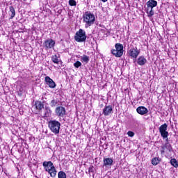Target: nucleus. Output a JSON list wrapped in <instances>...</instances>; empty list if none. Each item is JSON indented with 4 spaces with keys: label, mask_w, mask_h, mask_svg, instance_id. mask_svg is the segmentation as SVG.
Listing matches in <instances>:
<instances>
[{
    "label": "nucleus",
    "mask_w": 178,
    "mask_h": 178,
    "mask_svg": "<svg viewBox=\"0 0 178 178\" xmlns=\"http://www.w3.org/2000/svg\"><path fill=\"white\" fill-rule=\"evenodd\" d=\"M42 166L45 172H47L49 175H50L51 177H56L57 171L55 165H54V163L51 161H44L42 163Z\"/></svg>",
    "instance_id": "obj_1"
},
{
    "label": "nucleus",
    "mask_w": 178,
    "mask_h": 178,
    "mask_svg": "<svg viewBox=\"0 0 178 178\" xmlns=\"http://www.w3.org/2000/svg\"><path fill=\"white\" fill-rule=\"evenodd\" d=\"M83 22L85 24L86 29H88V27L92 26L94 23L95 22V15L94 14L91 13V12H86L83 15Z\"/></svg>",
    "instance_id": "obj_2"
},
{
    "label": "nucleus",
    "mask_w": 178,
    "mask_h": 178,
    "mask_svg": "<svg viewBox=\"0 0 178 178\" xmlns=\"http://www.w3.org/2000/svg\"><path fill=\"white\" fill-rule=\"evenodd\" d=\"M147 10L146 13H147L148 17H152L154 15H155V12L154 11V8L157 6L158 1L155 0H149L147 3Z\"/></svg>",
    "instance_id": "obj_3"
},
{
    "label": "nucleus",
    "mask_w": 178,
    "mask_h": 178,
    "mask_svg": "<svg viewBox=\"0 0 178 178\" xmlns=\"http://www.w3.org/2000/svg\"><path fill=\"white\" fill-rule=\"evenodd\" d=\"M49 127L54 134H59V131L60 130V122L57 121L56 120H50L49 122Z\"/></svg>",
    "instance_id": "obj_4"
},
{
    "label": "nucleus",
    "mask_w": 178,
    "mask_h": 178,
    "mask_svg": "<svg viewBox=\"0 0 178 178\" xmlns=\"http://www.w3.org/2000/svg\"><path fill=\"white\" fill-rule=\"evenodd\" d=\"M115 47V49H112L111 52L112 55L115 56V58H120L123 56V44L120 43H116Z\"/></svg>",
    "instance_id": "obj_5"
},
{
    "label": "nucleus",
    "mask_w": 178,
    "mask_h": 178,
    "mask_svg": "<svg viewBox=\"0 0 178 178\" xmlns=\"http://www.w3.org/2000/svg\"><path fill=\"white\" fill-rule=\"evenodd\" d=\"M74 40L76 42H84L87 40L86 31L83 29H79L75 34Z\"/></svg>",
    "instance_id": "obj_6"
},
{
    "label": "nucleus",
    "mask_w": 178,
    "mask_h": 178,
    "mask_svg": "<svg viewBox=\"0 0 178 178\" xmlns=\"http://www.w3.org/2000/svg\"><path fill=\"white\" fill-rule=\"evenodd\" d=\"M55 113L58 118H65L66 115V108L62 106H57L55 109Z\"/></svg>",
    "instance_id": "obj_7"
},
{
    "label": "nucleus",
    "mask_w": 178,
    "mask_h": 178,
    "mask_svg": "<svg viewBox=\"0 0 178 178\" xmlns=\"http://www.w3.org/2000/svg\"><path fill=\"white\" fill-rule=\"evenodd\" d=\"M167 130H168V124H166V123L160 126L159 131L163 138H168V136H169V132H168Z\"/></svg>",
    "instance_id": "obj_8"
},
{
    "label": "nucleus",
    "mask_w": 178,
    "mask_h": 178,
    "mask_svg": "<svg viewBox=\"0 0 178 178\" xmlns=\"http://www.w3.org/2000/svg\"><path fill=\"white\" fill-rule=\"evenodd\" d=\"M161 154H165V152H166L167 154L173 152V148L172 147V145L168 142L165 145L161 146Z\"/></svg>",
    "instance_id": "obj_9"
},
{
    "label": "nucleus",
    "mask_w": 178,
    "mask_h": 178,
    "mask_svg": "<svg viewBox=\"0 0 178 178\" xmlns=\"http://www.w3.org/2000/svg\"><path fill=\"white\" fill-rule=\"evenodd\" d=\"M129 54L131 59H137V57L140 55V49L137 47L131 48L129 51Z\"/></svg>",
    "instance_id": "obj_10"
},
{
    "label": "nucleus",
    "mask_w": 178,
    "mask_h": 178,
    "mask_svg": "<svg viewBox=\"0 0 178 178\" xmlns=\"http://www.w3.org/2000/svg\"><path fill=\"white\" fill-rule=\"evenodd\" d=\"M43 45L46 49H51V48H54V47H55V40L52 39H48L44 41Z\"/></svg>",
    "instance_id": "obj_11"
},
{
    "label": "nucleus",
    "mask_w": 178,
    "mask_h": 178,
    "mask_svg": "<svg viewBox=\"0 0 178 178\" xmlns=\"http://www.w3.org/2000/svg\"><path fill=\"white\" fill-rule=\"evenodd\" d=\"M44 81L50 88H55V87H56V83H55V81H54V80L49 76H46L44 78Z\"/></svg>",
    "instance_id": "obj_12"
},
{
    "label": "nucleus",
    "mask_w": 178,
    "mask_h": 178,
    "mask_svg": "<svg viewBox=\"0 0 178 178\" xmlns=\"http://www.w3.org/2000/svg\"><path fill=\"white\" fill-rule=\"evenodd\" d=\"M111 113H113L112 106H105L103 109V115H104V116H109Z\"/></svg>",
    "instance_id": "obj_13"
},
{
    "label": "nucleus",
    "mask_w": 178,
    "mask_h": 178,
    "mask_svg": "<svg viewBox=\"0 0 178 178\" xmlns=\"http://www.w3.org/2000/svg\"><path fill=\"white\" fill-rule=\"evenodd\" d=\"M136 112L139 115H147L148 113V108L145 106H139L136 108Z\"/></svg>",
    "instance_id": "obj_14"
},
{
    "label": "nucleus",
    "mask_w": 178,
    "mask_h": 178,
    "mask_svg": "<svg viewBox=\"0 0 178 178\" xmlns=\"http://www.w3.org/2000/svg\"><path fill=\"white\" fill-rule=\"evenodd\" d=\"M113 165V159L111 158H106L103 160V166L111 167Z\"/></svg>",
    "instance_id": "obj_15"
},
{
    "label": "nucleus",
    "mask_w": 178,
    "mask_h": 178,
    "mask_svg": "<svg viewBox=\"0 0 178 178\" xmlns=\"http://www.w3.org/2000/svg\"><path fill=\"white\" fill-rule=\"evenodd\" d=\"M137 63L140 66H144L147 63V58H145L143 56H140L137 60Z\"/></svg>",
    "instance_id": "obj_16"
},
{
    "label": "nucleus",
    "mask_w": 178,
    "mask_h": 178,
    "mask_svg": "<svg viewBox=\"0 0 178 178\" xmlns=\"http://www.w3.org/2000/svg\"><path fill=\"white\" fill-rule=\"evenodd\" d=\"M9 16H10V19H13L15 16H16V10H15V8L13 6L9 7V12H8Z\"/></svg>",
    "instance_id": "obj_17"
},
{
    "label": "nucleus",
    "mask_w": 178,
    "mask_h": 178,
    "mask_svg": "<svg viewBox=\"0 0 178 178\" xmlns=\"http://www.w3.org/2000/svg\"><path fill=\"white\" fill-rule=\"evenodd\" d=\"M81 61L82 63H84V65H87V63L90 62V56L83 54L82 56H81Z\"/></svg>",
    "instance_id": "obj_18"
},
{
    "label": "nucleus",
    "mask_w": 178,
    "mask_h": 178,
    "mask_svg": "<svg viewBox=\"0 0 178 178\" xmlns=\"http://www.w3.org/2000/svg\"><path fill=\"white\" fill-rule=\"evenodd\" d=\"M35 105L38 111H42V109H44V104L40 101L35 102Z\"/></svg>",
    "instance_id": "obj_19"
},
{
    "label": "nucleus",
    "mask_w": 178,
    "mask_h": 178,
    "mask_svg": "<svg viewBox=\"0 0 178 178\" xmlns=\"http://www.w3.org/2000/svg\"><path fill=\"white\" fill-rule=\"evenodd\" d=\"M52 113V110H51V108L46 106L44 109V116L45 118H49L51 116V114Z\"/></svg>",
    "instance_id": "obj_20"
},
{
    "label": "nucleus",
    "mask_w": 178,
    "mask_h": 178,
    "mask_svg": "<svg viewBox=\"0 0 178 178\" xmlns=\"http://www.w3.org/2000/svg\"><path fill=\"white\" fill-rule=\"evenodd\" d=\"M159 162H161V158L159 157H155L152 159V164L154 165V166H156Z\"/></svg>",
    "instance_id": "obj_21"
},
{
    "label": "nucleus",
    "mask_w": 178,
    "mask_h": 178,
    "mask_svg": "<svg viewBox=\"0 0 178 178\" xmlns=\"http://www.w3.org/2000/svg\"><path fill=\"white\" fill-rule=\"evenodd\" d=\"M170 163L172 165V166H174V168H178V162L177 160H176V159H172L170 161Z\"/></svg>",
    "instance_id": "obj_22"
},
{
    "label": "nucleus",
    "mask_w": 178,
    "mask_h": 178,
    "mask_svg": "<svg viewBox=\"0 0 178 178\" xmlns=\"http://www.w3.org/2000/svg\"><path fill=\"white\" fill-rule=\"evenodd\" d=\"M51 60L54 62V63H56L57 65L59 64V58H58L57 55L52 56Z\"/></svg>",
    "instance_id": "obj_23"
},
{
    "label": "nucleus",
    "mask_w": 178,
    "mask_h": 178,
    "mask_svg": "<svg viewBox=\"0 0 178 178\" xmlns=\"http://www.w3.org/2000/svg\"><path fill=\"white\" fill-rule=\"evenodd\" d=\"M58 99H52L50 102V106L51 108H54V106H56V105H58Z\"/></svg>",
    "instance_id": "obj_24"
},
{
    "label": "nucleus",
    "mask_w": 178,
    "mask_h": 178,
    "mask_svg": "<svg viewBox=\"0 0 178 178\" xmlns=\"http://www.w3.org/2000/svg\"><path fill=\"white\" fill-rule=\"evenodd\" d=\"M58 178H66V173L63 171H60L58 174Z\"/></svg>",
    "instance_id": "obj_25"
},
{
    "label": "nucleus",
    "mask_w": 178,
    "mask_h": 178,
    "mask_svg": "<svg viewBox=\"0 0 178 178\" xmlns=\"http://www.w3.org/2000/svg\"><path fill=\"white\" fill-rule=\"evenodd\" d=\"M69 5L70 6H76V5H77V3L74 0H70L69 1Z\"/></svg>",
    "instance_id": "obj_26"
},
{
    "label": "nucleus",
    "mask_w": 178,
    "mask_h": 178,
    "mask_svg": "<svg viewBox=\"0 0 178 178\" xmlns=\"http://www.w3.org/2000/svg\"><path fill=\"white\" fill-rule=\"evenodd\" d=\"M74 67H76V69H79V66H81V63L80 61H76L74 63Z\"/></svg>",
    "instance_id": "obj_27"
},
{
    "label": "nucleus",
    "mask_w": 178,
    "mask_h": 178,
    "mask_svg": "<svg viewBox=\"0 0 178 178\" xmlns=\"http://www.w3.org/2000/svg\"><path fill=\"white\" fill-rule=\"evenodd\" d=\"M95 170V168H94V166H90L89 168L88 172H89V174L94 173Z\"/></svg>",
    "instance_id": "obj_28"
},
{
    "label": "nucleus",
    "mask_w": 178,
    "mask_h": 178,
    "mask_svg": "<svg viewBox=\"0 0 178 178\" xmlns=\"http://www.w3.org/2000/svg\"><path fill=\"white\" fill-rule=\"evenodd\" d=\"M129 137H134V132L129 131L127 132Z\"/></svg>",
    "instance_id": "obj_29"
},
{
    "label": "nucleus",
    "mask_w": 178,
    "mask_h": 178,
    "mask_svg": "<svg viewBox=\"0 0 178 178\" xmlns=\"http://www.w3.org/2000/svg\"><path fill=\"white\" fill-rule=\"evenodd\" d=\"M102 2H108V0H102Z\"/></svg>",
    "instance_id": "obj_30"
},
{
    "label": "nucleus",
    "mask_w": 178,
    "mask_h": 178,
    "mask_svg": "<svg viewBox=\"0 0 178 178\" xmlns=\"http://www.w3.org/2000/svg\"><path fill=\"white\" fill-rule=\"evenodd\" d=\"M168 140H169V139H168V138H167V139H166V141H168Z\"/></svg>",
    "instance_id": "obj_31"
}]
</instances>
